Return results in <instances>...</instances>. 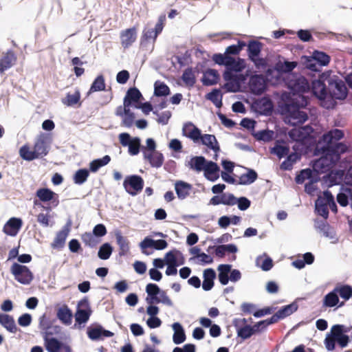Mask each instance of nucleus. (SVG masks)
Wrapping results in <instances>:
<instances>
[{
    "mask_svg": "<svg viewBox=\"0 0 352 352\" xmlns=\"http://www.w3.org/2000/svg\"><path fill=\"white\" fill-rule=\"evenodd\" d=\"M343 137L344 132L335 129L323 134L319 139L314 155L321 156L311 164L312 168L316 173L327 172L340 160V155L348 151L345 144L338 142Z\"/></svg>",
    "mask_w": 352,
    "mask_h": 352,
    "instance_id": "obj_1",
    "label": "nucleus"
},
{
    "mask_svg": "<svg viewBox=\"0 0 352 352\" xmlns=\"http://www.w3.org/2000/svg\"><path fill=\"white\" fill-rule=\"evenodd\" d=\"M313 94L321 101L329 98L344 100L348 95V89L344 82L338 76H331L328 71L319 74L318 78L311 82Z\"/></svg>",
    "mask_w": 352,
    "mask_h": 352,
    "instance_id": "obj_2",
    "label": "nucleus"
},
{
    "mask_svg": "<svg viewBox=\"0 0 352 352\" xmlns=\"http://www.w3.org/2000/svg\"><path fill=\"white\" fill-rule=\"evenodd\" d=\"M300 100H289L283 106V110L288 114L289 122L292 125L303 124L308 120V115L301 107L307 104L305 97H299Z\"/></svg>",
    "mask_w": 352,
    "mask_h": 352,
    "instance_id": "obj_3",
    "label": "nucleus"
},
{
    "mask_svg": "<svg viewBox=\"0 0 352 352\" xmlns=\"http://www.w3.org/2000/svg\"><path fill=\"white\" fill-rule=\"evenodd\" d=\"M286 80L287 87L293 95L291 100H300L299 97H304L302 94L308 92L310 89L308 80L301 75L288 74Z\"/></svg>",
    "mask_w": 352,
    "mask_h": 352,
    "instance_id": "obj_4",
    "label": "nucleus"
},
{
    "mask_svg": "<svg viewBox=\"0 0 352 352\" xmlns=\"http://www.w3.org/2000/svg\"><path fill=\"white\" fill-rule=\"evenodd\" d=\"M91 314L92 309L89 299L85 296L78 302L74 315L76 321L74 327L78 325L80 328L82 324H85L89 320Z\"/></svg>",
    "mask_w": 352,
    "mask_h": 352,
    "instance_id": "obj_5",
    "label": "nucleus"
},
{
    "mask_svg": "<svg viewBox=\"0 0 352 352\" xmlns=\"http://www.w3.org/2000/svg\"><path fill=\"white\" fill-rule=\"evenodd\" d=\"M10 272L15 280L23 285H29L34 278V275L30 269L18 263H14L10 268Z\"/></svg>",
    "mask_w": 352,
    "mask_h": 352,
    "instance_id": "obj_6",
    "label": "nucleus"
},
{
    "mask_svg": "<svg viewBox=\"0 0 352 352\" xmlns=\"http://www.w3.org/2000/svg\"><path fill=\"white\" fill-rule=\"evenodd\" d=\"M144 180L138 175L126 176L123 182L125 190L131 196H135L140 192L144 188Z\"/></svg>",
    "mask_w": 352,
    "mask_h": 352,
    "instance_id": "obj_7",
    "label": "nucleus"
},
{
    "mask_svg": "<svg viewBox=\"0 0 352 352\" xmlns=\"http://www.w3.org/2000/svg\"><path fill=\"white\" fill-rule=\"evenodd\" d=\"M248 87L252 94L261 96L267 89V79L262 74L252 75L249 79Z\"/></svg>",
    "mask_w": 352,
    "mask_h": 352,
    "instance_id": "obj_8",
    "label": "nucleus"
},
{
    "mask_svg": "<svg viewBox=\"0 0 352 352\" xmlns=\"http://www.w3.org/2000/svg\"><path fill=\"white\" fill-rule=\"evenodd\" d=\"M52 137L47 133H41L37 138L34 150L38 157H43L47 155L50 144L52 143Z\"/></svg>",
    "mask_w": 352,
    "mask_h": 352,
    "instance_id": "obj_9",
    "label": "nucleus"
},
{
    "mask_svg": "<svg viewBox=\"0 0 352 352\" xmlns=\"http://www.w3.org/2000/svg\"><path fill=\"white\" fill-rule=\"evenodd\" d=\"M298 305L296 302H293L289 305L280 307L276 313H275L270 319L273 324L277 322L279 320H283L298 310Z\"/></svg>",
    "mask_w": 352,
    "mask_h": 352,
    "instance_id": "obj_10",
    "label": "nucleus"
},
{
    "mask_svg": "<svg viewBox=\"0 0 352 352\" xmlns=\"http://www.w3.org/2000/svg\"><path fill=\"white\" fill-rule=\"evenodd\" d=\"M88 338L91 340H98L102 337L110 338L113 336V333L104 329L100 324H96L95 327H89L87 330Z\"/></svg>",
    "mask_w": 352,
    "mask_h": 352,
    "instance_id": "obj_11",
    "label": "nucleus"
},
{
    "mask_svg": "<svg viewBox=\"0 0 352 352\" xmlns=\"http://www.w3.org/2000/svg\"><path fill=\"white\" fill-rule=\"evenodd\" d=\"M144 158L148 161L151 166L153 168H160L164 163V155L160 151L153 153L146 151L144 146H142Z\"/></svg>",
    "mask_w": 352,
    "mask_h": 352,
    "instance_id": "obj_12",
    "label": "nucleus"
},
{
    "mask_svg": "<svg viewBox=\"0 0 352 352\" xmlns=\"http://www.w3.org/2000/svg\"><path fill=\"white\" fill-rule=\"evenodd\" d=\"M70 227L71 221L69 220L62 228V230L57 232L54 241L52 243V247L53 248H61L64 246L66 239L70 231Z\"/></svg>",
    "mask_w": 352,
    "mask_h": 352,
    "instance_id": "obj_13",
    "label": "nucleus"
},
{
    "mask_svg": "<svg viewBox=\"0 0 352 352\" xmlns=\"http://www.w3.org/2000/svg\"><path fill=\"white\" fill-rule=\"evenodd\" d=\"M36 196L40 201L48 202L52 201L56 202L55 206L58 204V195L48 188H40L36 192Z\"/></svg>",
    "mask_w": 352,
    "mask_h": 352,
    "instance_id": "obj_14",
    "label": "nucleus"
},
{
    "mask_svg": "<svg viewBox=\"0 0 352 352\" xmlns=\"http://www.w3.org/2000/svg\"><path fill=\"white\" fill-rule=\"evenodd\" d=\"M23 222L20 218L12 217L5 224L3 232L9 236H14L17 234L22 226Z\"/></svg>",
    "mask_w": 352,
    "mask_h": 352,
    "instance_id": "obj_15",
    "label": "nucleus"
},
{
    "mask_svg": "<svg viewBox=\"0 0 352 352\" xmlns=\"http://www.w3.org/2000/svg\"><path fill=\"white\" fill-rule=\"evenodd\" d=\"M220 168L218 164L212 161H209L204 170V177L212 182H216L219 178Z\"/></svg>",
    "mask_w": 352,
    "mask_h": 352,
    "instance_id": "obj_16",
    "label": "nucleus"
},
{
    "mask_svg": "<svg viewBox=\"0 0 352 352\" xmlns=\"http://www.w3.org/2000/svg\"><path fill=\"white\" fill-rule=\"evenodd\" d=\"M209 162L204 156H194L186 164L189 168L197 172L204 171Z\"/></svg>",
    "mask_w": 352,
    "mask_h": 352,
    "instance_id": "obj_17",
    "label": "nucleus"
},
{
    "mask_svg": "<svg viewBox=\"0 0 352 352\" xmlns=\"http://www.w3.org/2000/svg\"><path fill=\"white\" fill-rule=\"evenodd\" d=\"M311 131L312 128L307 126L299 129H292L289 131L288 135L289 137L295 142H302Z\"/></svg>",
    "mask_w": 352,
    "mask_h": 352,
    "instance_id": "obj_18",
    "label": "nucleus"
},
{
    "mask_svg": "<svg viewBox=\"0 0 352 352\" xmlns=\"http://www.w3.org/2000/svg\"><path fill=\"white\" fill-rule=\"evenodd\" d=\"M217 274L214 269L207 268L203 272L204 281L201 285L202 289L206 291H210L212 289L214 284V279Z\"/></svg>",
    "mask_w": 352,
    "mask_h": 352,
    "instance_id": "obj_19",
    "label": "nucleus"
},
{
    "mask_svg": "<svg viewBox=\"0 0 352 352\" xmlns=\"http://www.w3.org/2000/svg\"><path fill=\"white\" fill-rule=\"evenodd\" d=\"M137 37L136 29L131 28L122 31L120 34L121 43L124 48H128L135 42Z\"/></svg>",
    "mask_w": 352,
    "mask_h": 352,
    "instance_id": "obj_20",
    "label": "nucleus"
},
{
    "mask_svg": "<svg viewBox=\"0 0 352 352\" xmlns=\"http://www.w3.org/2000/svg\"><path fill=\"white\" fill-rule=\"evenodd\" d=\"M315 228L324 237L333 239L335 238V232L325 220H316Z\"/></svg>",
    "mask_w": 352,
    "mask_h": 352,
    "instance_id": "obj_21",
    "label": "nucleus"
},
{
    "mask_svg": "<svg viewBox=\"0 0 352 352\" xmlns=\"http://www.w3.org/2000/svg\"><path fill=\"white\" fill-rule=\"evenodd\" d=\"M172 329L174 331L173 335V342L175 344H180L183 343L186 339V336L183 326L178 322H174L172 324Z\"/></svg>",
    "mask_w": 352,
    "mask_h": 352,
    "instance_id": "obj_22",
    "label": "nucleus"
},
{
    "mask_svg": "<svg viewBox=\"0 0 352 352\" xmlns=\"http://www.w3.org/2000/svg\"><path fill=\"white\" fill-rule=\"evenodd\" d=\"M219 79V74L217 70L214 69H208L204 73L201 78L203 85L206 86H211L216 85Z\"/></svg>",
    "mask_w": 352,
    "mask_h": 352,
    "instance_id": "obj_23",
    "label": "nucleus"
},
{
    "mask_svg": "<svg viewBox=\"0 0 352 352\" xmlns=\"http://www.w3.org/2000/svg\"><path fill=\"white\" fill-rule=\"evenodd\" d=\"M45 347L48 352H59L66 343L56 338L44 336Z\"/></svg>",
    "mask_w": 352,
    "mask_h": 352,
    "instance_id": "obj_24",
    "label": "nucleus"
},
{
    "mask_svg": "<svg viewBox=\"0 0 352 352\" xmlns=\"http://www.w3.org/2000/svg\"><path fill=\"white\" fill-rule=\"evenodd\" d=\"M0 324L10 333H15L18 331L13 316L6 314H0Z\"/></svg>",
    "mask_w": 352,
    "mask_h": 352,
    "instance_id": "obj_25",
    "label": "nucleus"
},
{
    "mask_svg": "<svg viewBox=\"0 0 352 352\" xmlns=\"http://www.w3.org/2000/svg\"><path fill=\"white\" fill-rule=\"evenodd\" d=\"M16 57L12 50H8L6 54L0 58V74L10 69L16 61Z\"/></svg>",
    "mask_w": 352,
    "mask_h": 352,
    "instance_id": "obj_26",
    "label": "nucleus"
},
{
    "mask_svg": "<svg viewBox=\"0 0 352 352\" xmlns=\"http://www.w3.org/2000/svg\"><path fill=\"white\" fill-rule=\"evenodd\" d=\"M115 236L117 244L119 246V256H124L129 252V240L122 235L120 230L115 232Z\"/></svg>",
    "mask_w": 352,
    "mask_h": 352,
    "instance_id": "obj_27",
    "label": "nucleus"
},
{
    "mask_svg": "<svg viewBox=\"0 0 352 352\" xmlns=\"http://www.w3.org/2000/svg\"><path fill=\"white\" fill-rule=\"evenodd\" d=\"M201 144L206 146L214 152L217 153L220 151V146L216 137L211 134H202L200 140Z\"/></svg>",
    "mask_w": 352,
    "mask_h": 352,
    "instance_id": "obj_28",
    "label": "nucleus"
},
{
    "mask_svg": "<svg viewBox=\"0 0 352 352\" xmlns=\"http://www.w3.org/2000/svg\"><path fill=\"white\" fill-rule=\"evenodd\" d=\"M263 47V43L255 40H250L247 43V52L249 59L259 56Z\"/></svg>",
    "mask_w": 352,
    "mask_h": 352,
    "instance_id": "obj_29",
    "label": "nucleus"
},
{
    "mask_svg": "<svg viewBox=\"0 0 352 352\" xmlns=\"http://www.w3.org/2000/svg\"><path fill=\"white\" fill-rule=\"evenodd\" d=\"M192 189L191 184L183 182L177 181L175 184V190L179 199H184L189 194Z\"/></svg>",
    "mask_w": 352,
    "mask_h": 352,
    "instance_id": "obj_30",
    "label": "nucleus"
},
{
    "mask_svg": "<svg viewBox=\"0 0 352 352\" xmlns=\"http://www.w3.org/2000/svg\"><path fill=\"white\" fill-rule=\"evenodd\" d=\"M142 98V94L140 90L137 87H133L127 90L124 102H129L130 104L133 105V104L138 103Z\"/></svg>",
    "mask_w": 352,
    "mask_h": 352,
    "instance_id": "obj_31",
    "label": "nucleus"
},
{
    "mask_svg": "<svg viewBox=\"0 0 352 352\" xmlns=\"http://www.w3.org/2000/svg\"><path fill=\"white\" fill-rule=\"evenodd\" d=\"M56 316L64 324L69 325L72 323V311L67 305L58 309Z\"/></svg>",
    "mask_w": 352,
    "mask_h": 352,
    "instance_id": "obj_32",
    "label": "nucleus"
},
{
    "mask_svg": "<svg viewBox=\"0 0 352 352\" xmlns=\"http://www.w3.org/2000/svg\"><path fill=\"white\" fill-rule=\"evenodd\" d=\"M258 178L257 173L252 168H247V173L242 174L237 182L238 185H250L254 183Z\"/></svg>",
    "mask_w": 352,
    "mask_h": 352,
    "instance_id": "obj_33",
    "label": "nucleus"
},
{
    "mask_svg": "<svg viewBox=\"0 0 352 352\" xmlns=\"http://www.w3.org/2000/svg\"><path fill=\"white\" fill-rule=\"evenodd\" d=\"M217 270L219 283L223 285H226L228 283V276L232 270V265L221 264L218 266Z\"/></svg>",
    "mask_w": 352,
    "mask_h": 352,
    "instance_id": "obj_34",
    "label": "nucleus"
},
{
    "mask_svg": "<svg viewBox=\"0 0 352 352\" xmlns=\"http://www.w3.org/2000/svg\"><path fill=\"white\" fill-rule=\"evenodd\" d=\"M338 203L342 207L349 204V199H352V188H341L336 197Z\"/></svg>",
    "mask_w": 352,
    "mask_h": 352,
    "instance_id": "obj_35",
    "label": "nucleus"
},
{
    "mask_svg": "<svg viewBox=\"0 0 352 352\" xmlns=\"http://www.w3.org/2000/svg\"><path fill=\"white\" fill-rule=\"evenodd\" d=\"M245 67V60L243 58H238L235 59L233 57H230L228 59L227 65L226 67V69L232 70L234 72H241Z\"/></svg>",
    "mask_w": 352,
    "mask_h": 352,
    "instance_id": "obj_36",
    "label": "nucleus"
},
{
    "mask_svg": "<svg viewBox=\"0 0 352 352\" xmlns=\"http://www.w3.org/2000/svg\"><path fill=\"white\" fill-rule=\"evenodd\" d=\"M296 66L297 63L295 61L285 60L283 63L279 61L276 63L274 69L278 74H290Z\"/></svg>",
    "mask_w": 352,
    "mask_h": 352,
    "instance_id": "obj_37",
    "label": "nucleus"
},
{
    "mask_svg": "<svg viewBox=\"0 0 352 352\" xmlns=\"http://www.w3.org/2000/svg\"><path fill=\"white\" fill-rule=\"evenodd\" d=\"M339 303V296L335 289L327 294L322 300V306L324 307H333Z\"/></svg>",
    "mask_w": 352,
    "mask_h": 352,
    "instance_id": "obj_38",
    "label": "nucleus"
},
{
    "mask_svg": "<svg viewBox=\"0 0 352 352\" xmlns=\"http://www.w3.org/2000/svg\"><path fill=\"white\" fill-rule=\"evenodd\" d=\"M335 292H337L338 296L345 300H349L352 297V286L347 284H339L335 287Z\"/></svg>",
    "mask_w": 352,
    "mask_h": 352,
    "instance_id": "obj_39",
    "label": "nucleus"
},
{
    "mask_svg": "<svg viewBox=\"0 0 352 352\" xmlns=\"http://www.w3.org/2000/svg\"><path fill=\"white\" fill-rule=\"evenodd\" d=\"M111 161V157L108 155L102 158H98L92 160L89 163V171L92 173L97 172L101 167L106 166Z\"/></svg>",
    "mask_w": 352,
    "mask_h": 352,
    "instance_id": "obj_40",
    "label": "nucleus"
},
{
    "mask_svg": "<svg viewBox=\"0 0 352 352\" xmlns=\"http://www.w3.org/2000/svg\"><path fill=\"white\" fill-rule=\"evenodd\" d=\"M207 100L211 101L216 107L220 108L222 103L223 96L219 89H213L206 96Z\"/></svg>",
    "mask_w": 352,
    "mask_h": 352,
    "instance_id": "obj_41",
    "label": "nucleus"
},
{
    "mask_svg": "<svg viewBox=\"0 0 352 352\" xmlns=\"http://www.w3.org/2000/svg\"><path fill=\"white\" fill-rule=\"evenodd\" d=\"M315 210L324 219H327L329 217V210L327 205L321 196H318L315 201Z\"/></svg>",
    "mask_w": 352,
    "mask_h": 352,
    "instance_id": "obj_42",
    "label": "nucleus"
},
{
    "mask_svg": "<svg viewBox=\"0 0 352 352\" xmlns=\"http://www.w3.org/2000/svg\"><path fill=\"white\" fill-rule=\"evenodd\" d=\"M330 335L336 339L338 345L341 348H345L350 342L349 335H344L331 329Z\"/></svg>",
    "mask_w": 352,
    "mask_h": 352,
    "instance_id": "obj_43",
    "label": "nucleus"
},
{
    "mask_svg": "<svg viewBox=\"0 0 352 352\" xmlns=\"http://www.w3.org/2000/svg\"><path fill=\"white\" fill-rule=\"evenodd\" d=\"M311 56L320 67L328 65L330 62L331 58L325 52L314 50Z\"/></svg>",
    "mask_w": 352,
    "mask_h": 352,
    "instance_id": "obj_44",
    "label": "nucleus"
},
{
    "mask_svg": "<svg viewBox=\"0 0 352 352\" xmlns=\"http://www.w3.org/2000/svg\"><path fill=\"white\" fill-rule=\"evenodd\" d=\"M170 89L168 85L160 80H157L154 84V96L157 97L167 96L170 94Z\"/></svg>",
    "mask_w": 352,
    "mask_h": 352,
    "instance_id": "obj_45",
    "label": "nucleus"
},
{
    "mask_svg": "<svg viewBox=\"0 0 352 352\" xmlns=\"http://www.w3.org/2000/svg\"><path fill=\"white\" fill-rule=\"evenodd\" d=\"M81 239L86 246L89 248L96 247L101 239H98L92 232H85L82 234Z\"/></svg>",
    "mask_w": 352,
    "mask_h": 352,
    "instance_id": "obj_46",
    "label": "nucleus"
},
{
    "mask_svg": "<svg viewBox=\"0 0 352 352\" xmlns=\"http://www.w3.org/2000/svg\"><path fill=\"white\" fill-rule=\"evenodd\" d=\"M89 175V170L87 168L78 169L74 175L73 179L76 184L81 185L84 184Z\"/></svg>",
    "mask_w": 352,
    "mask_h": 352,
    "instance_id": "obj_47",
    "label": "nucleus"
},
{
    "mask_svg": "<svg viewBox=\"0 0 352 352\" xmlns=\"http://www.w3.org/2000/svg\"><path fill=\"white\" fill-rule=\"evenodd\" d=\"M274 131L271 130H261L253 133L258 141L270 142L274 138Z\"/></svg>",
    "mask_w": 352,
    "mask_h": 352,
    "instance_id": "obj_48",
    "label": "nucleus"
},
{
    "mask_svg": "<svg viewBox=\"0 0 352 352\" xmlns=\"http://www.w3.org/2000/svg\"><path fill=\"white\" fill-rule=\"evenodd\" d=\"M19 154L22 159L26 161H32L38 158L34 150L30 151L27 145L21 146L19 149Z\"/></svg>",
    "mask_w": 352,
    "mask_h": 352,
    "instance_id": "obj_49",
    "label": "nucleus"
},
{
    "mask_svg": "<svg viewBox=\"0 0 352 352\" xmlns=\"http://www.w3.org/2000/svg\"><path fill=\"white\" fill-rule=\"evenodd\" d=\"M105 89L104 78L102 75H98L92 82L88 94Z\"/></svg>",
    "mask_w": 352,
    "mask_h": 352,
    "instance_id": "obj_50",
    "label": "nucleus"
},
{
    "mask_svg": "<svg viewBox=\"0 0 352 352\" xmlns=\"http://www.w3.org/2000/svg\"><path fill=\"white\" fill-rule=\"evenodd\" d=\"M112 252L111 245L109 243H104L100 247L98 256L102 260H107L111 256Z\"/></svg>",
    "mask_w": 352,
    "mask_h": 352,
    "instance_id": "obj_51",
    "label": "nucleus"
},
{
    "mask_svg": "<svg viewBox=\"0 0 352 352\" xmlns=\"http://www.w3.org/2000/svg\"><path fill=\"white\" fill-rule=\"evenodd\" d=\"M236 329L238 337L243 340H247L254 335L253 329L250 324H245Z\"/></svg>",
    "mask_w": 352,
    "mask_h": 352,
    "instance_id": "obj_52",
    "label": "nucleus"
},
{
    "mask_svg": "<svg viewBox=\"0 0 352 352\" xmlns=\"http://www.w3.org/2000/svg\"><path fill=\"white\" fill-rule=\"evenodd\" d=\"M182 79L186 85L190 87L194 86L196 82V80L192 68L188 67L184 70L182 76Z\"/></svg>",
    "mask_w": 352,
    "mask_h": 352,
    "instance_id": "obj_53",
    "label": "nucleus"
},
{
    "mask_svg": "<svg viewBox=\"0 0 352 352\" xmlns=\"http://www.w3.org/2000/svg\"><path fill=\"white\" fill-rule=\"evenodd\" d=\"M39 328L42 331H45V336H48L53 334V332L51 331L52 327L50 322L47 318L45 314L42 315L39 318Z\"/></svg>",
    "mask_w": 352,
    "mask_h": 352,
    "instance_id": "obj_54",
    "label": "nucleus"
},
{
    "mask_svg": "<svg viewBox=\"0 0 352 352\" xmlns=\"http://www.w3.org/2000/svg\"><path fill=\"white\" fill-rule=\"evenodd\" d=\"M272 324L270 318L257 322L252 326L254 334L265 331L267 327Z\"/></svg>",
    "mask_w": 352,
    "mask_h": 352,
    "instance_id": "obj_55",
    "label": "nucleus"
},
{
    "mask_svg": "<svg viewBox=\"0 0 352 352\" xmlns=\"http://www.w3.org/2000/svg\"><path fill=\"white\" fill-rule=\"evenodd\" d=\"M256 104L259 109L262 110L263 114L267 115L269 113L272 112V104L270 99L263 98Z\"/></svg>",
    "mask_w": 352,
    "mask_h": 352,
    "instance_id": "obj_56",
    "label": "nucleus"
},
{
    "mask_svg": "<svg viewBox=\"0 0 352 352\" xmlns=\"http://www.w3.org/2000/svg\"><path fill=\"white\" fill-rule=\"evenodd\" d=\"M271 152L275 154L278 158H282L287 155H288L289 152V148L287 146L281 145V144H276L272 148Z\"/></svg>",
    "mask_w": 352,
    "mask_h": 352,
    "instance_id": "obj_57",
    "label": "nucleus"
},
{
    "mask_svg": "<svg viewBox=\"0 0 352 352\" xmlns=\"http://www.w3.org/2000/svg\"><path fill=\"white\" fill-rule=\"evenodd\" d=\"M129 148V153L131 155H136L139 153L141 148V140L138 137L133 138L131 143L127 146Z\"/></svg>",
    "mask_w": 352,
    "mask_h": 352,
    "instance_id": "obj_58",
    "label": "nucleus"
},
{
    "mask_svg": "<svg viewBox=\"0 0 352 352\" xmlns=\"http://www.w3.org/2000/svg\"><path fill=\"white\" fill-rule=\"evenodd\" d=\"M305 66L307 69L316 72H320L321 67L316 62V60L311 56H305Z\"/></svg>",
    "mask_w": 352,
    "mask_h": 352,
    "instance_id": "obj_59",
    "label": "nucleus"
},
{
    "mask_svg": "<svg viewBox=\"0 0 352 352\" xmlns=\"http://www.w3.org/2000/svg\"><path fill=\"white\" fill-rule=\"evenodd\" d=\"M176 254L182 255V253L177 250H173L168 252L165 254L164 260L166 261L167 265L178 264Z\"/></svg>",
    "mask_w": 352,
    "mask_h": 352,
    "instance_id": "obj_60",
    "label": "nucleus"
},
{
    "mask_svg": "<svg viewBox=\"0 0 352 352\" xmlns=\"http://www.w3.org/2000/svg\"><path fill=\"white\" fill-rule=\"evenodd\" d=\"M230 57V56H227L226 54L217 53L212 55V59L215 64L226 67Z\"/></svg>",
    "mask_w": 352,
    "mask_h": 352,
    "instance_id": "obj_61",
    "label": "nucleus"
},
{
    "mask_svg": "<svg viewBox=\"0 0 352 352\" xmlns=\"http://www.w3.org/2000/svg\"><path fill=\"white\" fill-rule=\"evenodd\" d=\"M80 98V94L78 91H76L74 94H68L66 96L65 101L63 103L67 106H73L77 104Z\"/></svg>",
    "mask_w": 352,
    "mask_h": 352,
    "instance_id": "obj_62",
    "label": "nucleus"
},
{
    "mask_svg": "<svg viewBox=\"0 0 352 352\" xmlns=\"http://www.w3.org/2000/svg\"><path fill=\"white\" fill-rule=\"evenodd\" d=\"M222 204L226 206H234L236 204L237 197L232 193H222Z\"/></svg>",
    "mask_w": 352,
    "mask_h": 352,
    "instance_id": "obj_63",
    "label": "nucleus"
},
{
    "mask_svg": "<svg viewBox=\"0 0 352 352\" xmlns=\"http://www.w3.org/2000/svg\"><path fill=\"white\" fill-rule=\"evenodd\" d=\"M236 204L240 210L245 211L250 207L251 201L246 197H240L237 198Z\"/></svg>",
    "mask_w": 352,
    "mask_h": 352,
    "instance_id": "obj_64",
    "label": "nucleus"
}]
</instances>
